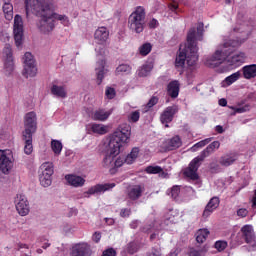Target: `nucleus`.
Listing matches in <instances>:
<instances>
[{
  "label": "nucleus",
  "mask_w": 256,
  "mask_h": 256,
  "mask_svg": "<svg viewBox=\"0 0 256 256\" xmlns=\"http://www.w3.org/2000/svg\"><path fill=\"white\" fill-rule=\"evenodd\" d=\"M51 149L54 155H56V157H59V155H61V151H63V143H61V141L59 140H52Z\"/></svg>",
  "instance_id": "39"
},
{
  "label": "nucleus",
  "mask_w": 256,
  "mask_h": 256,
  "mask_svg": "<svg viewBox=\"0 0 256 256\" xmlns=\"http://www.w3.org/2000/svg\"><path fill=\"white\" fill-rule=\"evenodd\" d=\"M146 173L150 175H157L158 173H163V168L160 166H148L146 168Z\"/></svg>",
  "instance_id": "45"
},
{
  "label": "nucleus",
  "mask_w": 256,
  "mask_h": 256,
  "mask_svg": "<svg viewBox=\"0 0 256 256\" xmlns=\"http://www.w3.org/2000/svg\"><path fill=\"white\" fill-rule=\"evenodd\" d=\"M202 161L204 160L199 156L195 157L190 162L189 167L184 170L185 177H188V179H191L192 181H197V179H199V174H197V171H199Z\"/></svg>",
  "instance_id": "13"
},
{
  "label": "nucleus",
  "mask_w": 256,
  "mask_h": 256,
  "mask_svg": "<svg viewBox=\"0 0 256 256\" xmlns=\"http://www.w3.org/2000/svg\"><path fill=\"white\" fill-rule=\"evenodd\" d=\"M102 256H117V251L114 248H108L103 251Z\"/></svg>",
  "instance_id": "51"
},
{
  "label": "nucleus",
  "mask_w": 256,
  "mask_h": 256,
  "mask_svg": "<svg viewBox=\"0 0 256 256\" xmlns=\"http://www.w3.org/2000/svg\"><path fill=\"white\" fill-rule=\"evenodd\" d=\"M106 223H108V225H113V223H115V220H113V218H108L106 219Z\"/></svg>",
  "instance_id": "63"
},
{
  "label": "nucleus",
  "mask_w": 256,
  "mask_h": 256,
  "mask_svg": "<svg viewBox=\"0 0 256 256\" xmlns=\"http://www.w3.org/2000/svg\"><path fill=\"white\" fill-rule=\"evenodd\" d=\"M239 77H241V73L239 72L233 73L232 75L226 77L221 83L222 87H229L233 85V83H235Z\"/></svg>",
  "instance_id": "34"
},
{
  "label": "nucleus",
  "mask_w": 256,
  "mask_h": 256,
  "mask_svg": "<svg viewBox=\"0 0 256 256\" xmlns=\"http://www.w3.org/2000/svg\"><path fill=\"white\" fill-rule=\"evenodd\" d=\"M3 12L5 15V19L11 21L13 19V4L11 0H4Z\"/></svg>",
  "instance_id": "32"
},
{
  "label": "nucleus",
  "mask_w": 256,
  "mask_h": 256,
  "mask_svg": "<svg viewBox=\"0 0 256 256\" xmlns=\"http://www.w3.org/2000/svg\"><path fill=\"white\" fill-rule=\"evenodd\" d=\"M219 105L221 107H227V99H225V98L220 99L219 100Z\"/></svg>",
  "instance_id": "60"
},
{
  "label": "nucleus",
  "mask_w": 256,
  "mask_h": 256,
  "mask_svg": "<svg viewBox=\"0 0 256 256\" xmlns=\"http://www.w3.org/2000/svg\"><path fill=\"white\" fill-rule=\"evenodd\" d=\"M244 41L245 40H229L220 44L214 54L207 59L206 65H208V67H219L221 63L226 61V65H229L231 69L241 67V65L245 63L247 55H245L244 52L233 53V51L237 49V47H241Z\"/></svg>",
  "instance_id": "1"
},
{
  "label": "nucleus",
  "mask_w": 256,
  "mask_h": 256,
  "mask_svg": "<svg viewBox=\"0 0 256 256\" xmlns=\"http://www.w3.org/2000/svg\"><path fill=\"white\" fill-rule=\"evenodd\" d=\"M252 208L256 209V190L254 192V196L252 197Z\"/></svg>",
  "instance_id": "61"
},
{
  "label": "nucleus",
  "mask_w": 256,
  "mask_h": 256,
  "mask_svg": "<svg viewBox=\"0 0 256 256\" xmlns=\"http://www.w3.org/2000/svg\"><path fill=\"white\" fill-rule=\"evenodd\" d=\"M14 161L13 151L9 149L0 150V177L1 175H9L11 173Z\"/></svg>",
  "instance_id": "7"
},
{
  "label": "nucleus",
  "mask_w": 256,
  "mask_h": 256,
  "mask_svg": "<svg viewBox=\"0 0 256 256\" xmlns=\"http://www.w3.org/2000/svg\"><path fill=\"white\" fill-rule=\"evenodd\" d=\"M23 28V17L17 14L14 17L13 34L15 45L18 49H20V47L23 45Z\"/></svg>",
  "instance_id": "11"
},
{
  "label": "nucleus",
  "mask_w": 256,
  "mask_h": 256,
  "mask_svg": "<svg viewBox=\"0 0 256 256\" xmlns=\"http://www.w3.org/2000/svg\"><path fill=\"white\" fill-rule=\"evenodd\" d=\"M51 14H52V18L54 19V23L55 21H60V23L64 25V27H69V25H71V21L69 20V17H67V15L58 14L53 10V4H52Z\"/></svg>",
  "instance_id": "28"
},
{
  "label": "nucleus",
  "mask_w": 256,
  "mask_h": 256,
  "mask_svg": "<svg viewBox=\"0 0 256 256\" xmlns=\"http://www.w3.org/2000/svg\"><path fill=\"white\" fill-rule=\"evenodd\" d=\"M168 95L172 97L173 99H176V97H179V81L175 80L168 84Z\"/></svg>",
  "instance_id": "31"
},
{
  "label": "nucleus",
  "mask_w": 256,
  "mask_h": 256,
  "mask_svg": "<svg viewBox=\"0 0 256 256\" xmlns=\"http://www.w3.org/2000/svg\"><path fill=\"white\" fill-rule=\"evenodd\" d=\"M51 93L59 99H67V88L65 86L53 85L51 87Z\"/></svg>",
  "instance_id": "27"
},
{
  "label": "nucleus",
  "mask_w": 256,
  "mask_h": 256,
  "mask_svg": "<svg viewBox=\"0 0 256 256\" xmlns=\"http://www.w3.org/2000/svg\"><path fill=\"white\" fill-rule=\"evenodd\" d=\"M139 248L137 247V244L135 242H131L128 244L127 251L130 253V255H134V253H137Z\"/></svg>",
  "instance_id": "49"
},
{
  "label": "nucleus",
  "mask_w": 256,
  "mask_h": 256,
  "mask_svg": "<svg viewBox=\"0 0 256 256\" xmlns=\"http://www.w3.org/2000/svg\"><path fill=\"white\" fill-rule=\"evenodd\" d=\"M128 28L132 33H143L145 29V8L139 6L128 18Z\"/></svg>",
  "instance_id": "5"
},
{
  "label": "nucleus",
  "mask_w": 256,
  "mask_h": 256,
  "mask_svg": "<svg viewBox=\"0 0 256 256\" xmlns=\"http://www.w3.org/2000/svg\"><path fill=\"white\" fill-rule=\"evenodd\" d=\"M130 227H131V229H137V227H139V222L137 220H133L130 223Z\"/></svg>",
  "instance_id": "58"
},
{
  "label": "nucleus",
  "mask_w": 256,
  "mask_h": 256,
  "mask_svg": "<svg viewBox=\"0 0 256 256\" xmlns=\"http://www.w3.org/2000/svg\"><path fill=\"white\" fill-rule=\"evenodd\" d=\"M2 59L4 62V73L9 76L15 71V61L13 60V49L6 44L2 51Z\"/></svg>",
  "instance_id": "10"
},
{
  "label": "nucleus",
  "mask_w": 256,
  "mask_h": 256,
  "mask_svg": "<svg viewBox=\"0 0 256 256\" xmlns=\"http://www.w3.org/2000/svg\"><path fill=\"white\" fill-rule=\"evenodd\" d=\"M197 41H203V24H199L197 30L191 28L187 35V45H180L179 54L176 57V67H195L199 61V48H197Z\"/></svg>",
  "instance_id": "4"
},
{
  "label": "nucleus",
  "mask_w": 256,
  "mask_h": 256,
  "mask_svg": "<svg viewBox=\"0 0 256 256\" xmlns=\"http://www.w3.org/2000/svg\"><path fill=\"white\" fill-rule=\"evenodd\" d=\"M53 173H55V171L52 162H44L41 164L39 168V181L42 187H51V183H53Z\"/></svg>",
  "instance_id": "8"
},
{
  "label": "nucleus",
  "mask_w": 256,
  "mask_h": 256,
  "mask_svg": "<svg viewBox=\"0 0 256 256\" xmlns=\"http://www.w3.org/2000/svg\"><path fill=\"white\" fill-rule=\"evenodd\" d=\"M157 103H159V98L153 96V97L149 100V102L147 103V107H148L149 109H151V107H155V105H157Z\"/></svg>",
  "instance_id": "52"
},
{
  "label": "nucleus",
  "mask_w": 256,
  "mask_h": 256,
  "mask_svg": "<svg viewBox=\"0 0 256 256\" xmlns=\"http://www.w3.org/2000/svg\"><path fill=\"white\" fill-rule=\"evenodd\" d=\"M229 109H232V111H234L232 115H237V113H247V111H250L251 105L245 104L242 106H230Z\"/></svg>",
  "instance_id": "41"
},
{
  "label": "nucleus",
  "mask_w": 256,
  "mask_h": 256,
  "mask_svg": "<svg viewBox=\"0 0 256 256\" xmlns=\"http://www.w3.org/2000/svg\"><path fill=\"white\" fill-rule=\"evenodd\" d=\"M244 79H255L256 64L246 65L242 68Z\"/></svg>",
  "instance_id": "30"
},
{
  "label": "nucleus",
  "mask_w": 256,
  "mask_h": 256,
  "mask_svg": "<svg viewBox=\"0 0 256 256\" xmlns=\"http://www.w3.org/2000/svg\"><path fill=\"white\" fill-rule=\"evenodd\" d=\"M52 9L51 0H25L26 18L29 19L31 13L40 17L37 27L44 35H49L55 29V20L51 14Z\"/></svg>",
  "instance_id": "2"
},
{
  "label": "nucleus",
  "mask_w": 256,
  "mask_h": 256,
  "mask_svg": "<svg viewBox=\"0 0 256 256\" xmlns=\"http://www.w3.org/2000/svg\"><path fill=\"white\" fill-rule=\"evenodd\" d=\"M131 139V125L121 124L111 135L109 142V153L102 161V167L108 169L111 175H115V157L121 153V148L129 144Z\"/></svg>",
  "instance_id": "3"
},
{
  "label": "nucleus",
  "mask_w": 256,
  "mask_h": 256,
  "mask_svg": "<svg viewBox=\"0 0 256 256\" xmlns=\"http://www.w3.org/2000/svg\"><path fill=\"white\" fill-rule=\"evenodd\" d=\"M94 243H99L101 241V233L95 232L92 236Z\"/></svg>",
  "instance_id": "56"
},
{
  "label": "nucleus",
  "mask_w": 256,
  "mask_h": 256,
  "mask_svg": "<svg viewBox=\"0 0 256 256\" xmlns=\"http://www.w3.org/2000/svg\"><path fill=\"white\" fill-rule=\"evenodd\" d=\"M131 215V209L123 208L120 211V217H129Z\"/></svg>",
  "instance_id": "54"
},
{
  "label": "nucleus",
  "mask_w": 256,
  "mask_h": 256,
  "mask_svg": "<svg viewBox=\"0 0 256 256\" xmlns=\"http://www.w3.org/2000/svg\"><path fill=\"white\" fill-rule=\"evenodd\" d=\"M153 71L152 64H144L137 70L138 77H147Z\"/></svg>",
  "instance_id": "37"
},
{
  "label": "nucleus",
  "mask_w": 256,
  "mask_h": 256,
  "mask_svg": "<svg viewBox=\"0 0 256 256\" xmlns=\"http://www.w3.org/2000/svg\"><path fill=\"white\" fill-rule=\"evenodd\" d=\"M65 180L67 181L68 185H70L71 187H83V185H85V178L79 176V175H75V174H67L65 176Z\"/></svg>",
  "instance_id": "24"
},
{
  "label": "nucleus",
  "mask_w": 256,
  "mask_h": 256,
  "mask_svg": "<svg viewBox=\"0 0 256 256\" xmlns=\"http://www.w3.org/2000/svg\"><path fill=\"white\" fill-rule=\"evenodd\" d=\"M105 95L107 99H114L116 95L115 88L107 87L105 91Z\"/></svg>",
  "instance_id": "50"
},
{
  "label": "nucleus",
  "mask_w": 256,
  "mask_h": 256,
  "mask_svg": "<svg viewBox=\"0 0 256 256\" xmlns=\"http://www.w3.org/2000/svg\"><path fill=\"white\" fill-rule=\"evenodd\" d=\"M139 157V148L135 147L132 149V151L126 156L125 163L127 165H133L135 163V160Z\"/></svg>",
  "instance_id": "35"
},
{
  "label": "nucleus",
  "mask_w": 256,
  "mask_h": 256,
  "mask_svg": "<svg viewBox=\"0 0 256 256\" xmlns=\"http://www.w3.org/2000/svg\"><path fill=\"white\" fill-rule=\"evenodd\" d=\"M177 111H179L177 106L167 107L160 115L161 123L163 125H165V127H169V123H171V121H173V118L175 117Z\"/></svg>",
  "instance_id": "17"
},
{
  "label": "nucleus",
  "mask_w": 256,
  "mask_h": 256,
  "mask_svg": "<svg viewBox=\"0 0 256 256\" xmlns=\"http://www.w3.org/2000/svg\"><path fill=\"white\" fill-rule=\"evenodd\" d=\"M125 163V157H121V156H116L114 157V169H115V173H117V169H119V167H123V164Z\"/></svg>",
  "instance_id": "46"
},
{
  "label": "nucleus",
  "mask_w": 256,
  "mask_h": 256,
  "mask_svg": "<svg viewBox=\"0 0 256 256\" xmlns=\"http://www.w3.org/2000/svg\"><path fill=\"white\" fill-rule=\"evenodd\" d=\"M25 141L24 153L25 155H31L33 153V135L23 136Z\"/></svg>",
  "instance_id": "33"
},
{
  "label": "nucleus",
  "mask_w": 256,
  "mask_h": 256,
  "mask_svg": "<svg viewBox=\"0 0 256 256\" xmlns=\"http://www.w3.org/2000/svg\"><path fill=\"white\" fill-rule=\"evenodd\" d=\"M181 145H183V141L179 135L173 136L164 142L166 151H175V149H179Z\"/></svg>",
  "instance_id": "23"
},
{
  "label": "nucleus",
  "mask_w": 256,
  "mask_h": 256,
  "mask_svg": "<svg viewBox=\"0 0 256 256\" xmlns=\"http://www.w3.org/2000/svg\"><path fill=\"white\" fill-rule=\"evenodd\" d=\"M177 217H179V212L177 210H170L165 216L166 224L177 223Z\"/></svg>",
  "instance_id": "40"
},
{
  "label": "nucleus",
  "mask_w": 256,
  "mask_h": 256,
  "mask_svg": "<svg viewBox=\"0 0 256 256\" xmlns=\"http://www.w3.org/2000/svg\"><path fill=\"white\" fill-rule=\"evenodd\" d=\"M219 203H221V201L219 200V197L217 196L212 197L207 203L203 211V214H202L203 219H209V217H211V214L215 211V209L219 207Z\"/></svg>",
  "instance_id": "20"
},
{
  "label": "nucleus",
  "mask_w": 256,
  "mask_h": 256,
  "mask_svg": "<svg viewBox=\"0 0 256 256\" xmlns=\"http://www.w3.org/2000/svg\"><path fill=\"white\" fill-rule=\"evenodd\" d=\"M209 143H211V138H206L196 144H194L191 148L190 151L192 153H196V151H199V149H203V147H205V145H209Z\"/></svg>",
  "instance_id": "42"
},
{
  "label": "nucleus",
  "mask_w": 256,
  "mask_h": 256,
  "mask_svg": "<svg viewBox=\"0 0 256 256\" xmlns=\"http://www.w3.org/2000/svg\"><path fill=\"white\" fill-rule=\"evenodd\" d=\"M235 161H237V154H225L220 158L219 163L222 167H231Z\"/></svg>",
  "instance_id": "29"
},
{
  "label": "nucleus",
  "mask_w": 256,
  "mask_h": 256,
  "mask_svg": "<svg viewBox=\"0 0 256 256\" xmlns=\"http://www.w3.org/2000/svg\"><path fill=\"white\" fill-rule=\"evenodd\" d=\"M113 114V110L98 109L92 113V119L94 121H107Z\"/></svg>",
  "instance_id": "25"
},
{
  "label": "nucleus",
  "mask_w": 256,
  "mask_h": 256,
  "mask_svg": "<svg viewBox=\"0 0 256 256\" xmlns=\"http://www.w3.org/2000/svg\"><path fill=\"white\" fill-rule=\"evenodd\" d=\"M14 205L16 207L17 213L21 217H27V215H29L31 209L29 207V200L27 199V196L24 194H17L14 198Z\"/></svg>",
  "instance_id": "12"
},
{
  "label": "nucleus",
  "mask_w": 256,
  "mask_h": 256,
  "mask_svg": "<svg viewBox=\"0 0 256 256\" xmlns=\"http://www.w3.org/2000/svg\"><path fill=\"white\" fill-rule=\"evenodd\" d=\"M180 193L181 188H179V186H173L170 191L168 190V195H170L172 199H177Z\"/></svg>",
  "instance_id": "47"
},
{
  "label": "nucleus",
  "mask_w": 256,
  "mask_h": 256,
  "mask_svg": "<svg viewBox=\"0 0 256 256\" xmlns=\"http://www.w3.org/2000/svg\"><path fill=\"white\" fill-rule=\"evenodd\" d=\"M94 39L98 45H105L109 39V29L105 26L98 27L94 32Z\"/></svg>",
  "instance_id": "19"
},
{
  "label": "nucleus",
  "mask_w": 256,
  "mask_h": 256,
  "mask_svg": "<svg viewBox=\"0 0 256 256\" xmlns=\"http://www.w3.org/2000/svg\"><path fill=\"white\" fill-rule=\"evenodd\" d=\"M143 193H145V186L133 185L128 188L127 197L130 201H137L143 197Z\"/></svg>",
  "instance_id": "18"
},
{
  "label": "nucleus",
  "mask_w": 256,
  "mask_h": 256,
  "mask_svg": "<svg viewBox=\"0 0 256 256\" xmlns=\"http://www.w3.org/2000/svg\"><path fill=\"white\" fill-rule=\"evenodd\" d=\"M207 237H209L208 229H199L196 232V241L197 243H205L207 241Z\"/></svg>",
  "instance_id": "38"
},
{
  "label": "nucleus",
  "mask_w": 256,
  "mask_h": 256,
  "mask_svg": "<svg viewBox=\"0 0 256 256\" xmlns=\"http://www.w3.org/2000/svg\"><path fill=\"white\" fill-rule=\"evenodd\" d=\"M219 147H221V143H219V141H214L209 144L198 156L205 161V159H207V157H209V155L212 153H215V149H219Z\"/></svg>",
  "instance_id": "26"
},
{
  "label": "nucleus",
  "mask_w": 256,
  "mask_h": 256,
  "mask_svg": "<svg viewBox=\"0 0 256 256\" xmlns=\"http://www.w3.org/2000/svg\"><path fill=\"white\" fill-rule=\"evenodd\" d=\"M88 131L94 133V135H107L109 133V125L90 123L87 125Z\"/></svg>",
  "instance_id": "22"
},
{
  "label": "nucleus",
  "mask_w": 256,
  "mask_h": 256,
  "mask_svg": "<svg viewBox=\"0 0 256 256\" xmlns=\"http://www.w3.org/2000/svg\"><path fill=\"white\" fill-rule=\"evenodd\" d=\"M23 60V71L22 75L26 79H31L37 77V63L35 62V57L31 52H26L22 58Z\"/></svg>",
  "instance_id": "6"
},
{
  "label": "nucleus",
  "mask_w": 256,
  "mask_h": 256,
  "mask_svg": "<svg viewBox=\"0 0 256 256\" xmlns=\"http://www.w3.org/2000/svg\"><path fill=\"white\" fill-rule=\"evenodd\" d=\"M93 250L91 245L87 242H79L74 244L70 249V256H91Z\"/></svg>",
  "instance_id": "14"
},
{
  "label": "nucleus",
  "mask_w": 256,
  "mask_h": 256,
  "mask_svg": "<svg viewBox=\"0 0 256 256\" xmlns=\"http://www.w3.org/2000/svg\"><path fill=\"white\" fill-rule=\"evenodd\" d=\"M6 137H7L6 134H3L0 132V139H5Z\"/></svg>",
  "instance_id": "64"
},
{
  "label": "nucleus",
  "mask_w": 256,
  "mask_h": 256,
  "mask_svg": "<svg viewBox=\"0 0 256 256\" xmlns=\"http://www.w3.org/2000/svg\"><path fill=\"white\" fill-rule=\"evenodd\" d=\"M115 187V183L96 184L91 186L88 191L83 193V197L89 198L91 195H101L105 191H111Z\"/></svg>",
  "instance_id": "15"
},
{
  "label": "nucleus",
  "mask_w": 256,
  "mask_h": 256,
  "mask_svg": "<svg viewBox=\"0 0 256 256\" xmlns=\"http://www.w3.org/2000/svg\"><path fill=\"white\" fill-rule=\"evenodd\" d=\"M247 215H249V210L245 209V208H240L237 210V216L238 217H247Z\"/></svg>",
  "instance_id": "53"
},
{
  "label": "nucleus",
  "mask_w": 256,
  "mask_h": 256,
  "mask_svg": "<svg viewBox=\"0 0 256 256\" xmlns=\"http://www.w3.org/2000/svg\"><path fill=\"white\" fill-rule=\"evenodd\" d=\"M146 256H161V253L159 252V250H154L148 253Z\"/></svg>",
  "instance_id": "59"
},
{
  "label": "nucleus",
  "mask_w": 256,
  "mask_h": 256,
  "mask_svg": "<svg viewBox=\"0 0 256 256\" xmlns=\"http://www.w3.org/2000/svg\"><path fill=\"white\" fill-rule=\"evenodd\" d=\"M106 62L105 60H100L96 64V77H97V84L101 85L103 83V79H105V75L109 73V69L105 68Z\"/></svg>",
  "instance_id": "21"
},
{
  "label": "nucleus",
  "mask_w": 256,
  "mask_h": 256,
  "mask_svg": "<svg viewBox=\"0 0 256 256\" xmlns=\"http://www.w3.org/2000/svg\"><path fill=\"white\" fill-rule=\"evenodd\" d=\"M140 117H141V112H139V110H135L128 115V121L129 123H137Z\"/></svg>",
  "instance_id": "43"
},
{
  "label": "nucleus",
  "mask_w": 256,
  "mask_h": 256,
  "mask_svg": "<svg viewBox=\"0 0 256 256\" xmlns=\"http://www.w3.org/2000/svg\"><path fill=\"white\" fill-rule=\"evenodd\" d=\"M157 25H159V22L157 21V19H152V20L149 22V27H150V29H155V27H157Z\"/></svg>",
  "instance_id": "57"
},
{
  "label": "nucleus",
  "mask_w": 256,
  "mask_h": 256,
  "mask_svg": "<svg viewBox=\"0 0 256 256\" xmlns=\"http://www.w3.org/2000/svg\"><path fill=\"white\" fill-rule=\"evenodd\" d=\"M241 232L246 243L252 247V251H256L255 232L253 231V226L245 225L241 228Z\"/></svg>",
  "instance_id": "16"
},
{
  "label": "nucleus",
  "mask_w": 256,
  "mask_h": 256,
  "mask_svg": "<svg viewBox=\"0 0 256 256\" xmlns=\"http://www.w3.org/2000/svg\"><path fill=\"white\" fill-rule=\"evenodd\" d=\"M215 131L217 132V133H223V126H221V125H218V126H216V128H215Z\"/></svg>",
  "instance_id": "62"
},
{
  "label": "nucleus",
  "mask_w": 256,
  "mask_h": 256,
  "mask_svg": "<svg viewBox=\"0 0 256 256\" xmlns=\"http://www.w3.org/2000/svg\"><path fill=\"white\" fill-rule=\"evenodd\" d=\"M132 68L129 64H120L116 70V75H131Z\"/></svg>",
  "instance_id": "36"
},
{
  "label": "nucleus",
  "mask_w": 256,
  "mask_h": 256,
  "mask_svg": "<svg viewBox=\"0 0 256 256\" xmlns=\"http://www.w3.org/2000/svg\"><path fill=\"white\" fill-rule=\"evenodd\" d=\"M152 46L149 43H145L139 48L140 55H143L144 57L146 55H149L151 53Z\"/></svg>",
  "instance_id": "44"
},
{
  "label": "nucleus",
  "mask_w": 256,
  "mask_h": 256,
  "mask_svg": "<svg viewBox=\"0 0 256 256\" xmlns=\"http://www.w3.org/2000/svg\"><path fill=\"white\" fill-rule=\"evenodd\" d=\"M190 256H203V250H195V249H191Z\"/></svg>",
  "instance_id": "55"
},
{
  "label": "nucleus",
  "mask_w": 256,
  "mask_h": 256,
  "mask_svg": "<svg viewBox=\"0 0 256 256\" xmlns=\"http://www.w3.org/2000/svg\"><path fill=\"white\" fill-rule=\"evenodd\" d=\"M37 131V113L34 111L24 115V131L22 137H31Z\"/></svg>",
  "instance_id": "9"
},
{
  "label": "nucleus",
  "mask_w": 256,
  "mask_h": 256,
  "mask_svg": "<svg viewBox=\"0 0 256 256\" xmlns=\"http://www.w3.org/2000/svg\"><path fill=\"white\" fill-rule=\"evenodd\" d=\"M214 247L217 251H225L227 249V242L219 240L214 244Z\"/></svg>",
  "instance_id": "48"
}]
</instances>
